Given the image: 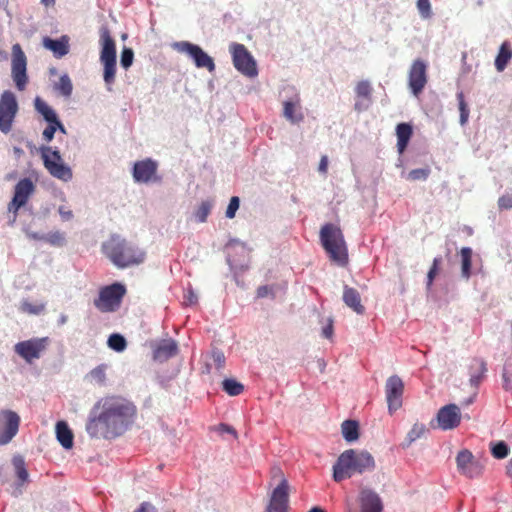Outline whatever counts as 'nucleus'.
I'll return each instance as SVG.
<instances>
[{"instance_id":"nucleus-49","label":"nucleus","mask_w":512,"mask_h":512,"mask_svg":"<svg viewBox=\"0 0 512 512\" xmlns=\"http://www.w3.org/2000/svg\"><path fill=\"white\" fill-rule=\"evenodd\" d=\"M498 207L500 210L512 209V194L505 193L498 199Z\"/></svg>"},{"instance_id":"nucleus-43","label":"nucleus","mask_w":512,"mask_h":512,"mask_svg":"<svg viewBox=\"0 0 512 512\" xmlns=\"http://www.w3.org/2000/svg\"><path fill=\"white\" fill-rule=\"evenodd\" d=\"M106 369L107 366L105 364L98 365L97 367L91 370V378L95 380L97 383L103 384L106 380Z\"/></svg>"},{"instance_id":"nucleus-22","label":"nucleus","mask_w":512,"mask_h":512,"mask_svg":"<svg viewBox=\"0 0 512 512\" xmlns=\"http://www.w3.org/2000/svg\"><path fill=\"white\" fill-rule=\"evenodd\" d=\"M460 420V409L456 404L445 405L437 413L439 427L443 430L456 428L460 424Z\"/></svg>"},{"instance_id":"nucleus-2","label":"nucleus","mask_w":512,"mask_h":512,"mask_svg":"<svg viewBox=\"0 0 512 512\" xmlns=\"http://www.w3.org/2000/svg\"><path fill=\"white\" fill-rule=\"evenodd\" d=\"M102 250L106 257L120 269L138 265L145 260V252L142 249L117 234L103 243Z\"/></svg>"},{"instance_id":"nucleus-16","label":"nucleus","mask_w":512,"mask_h":512,"mask_svg":"<svg viewBox=\"0 0 512 512\" xmlns=\"http://www.w3.org/2000/svg\"><path fill=\"white\" fill-rule=\"evenodd\" d=\"M226 248L233 249L236 254H239L243 260H236L232 258L230 253L227 255V264L229 265L230 271L233 273L234 280L239 284L238 275L245 272L248 269V261L245 258L248 256V251L244 243L238 239H231Z\"/></svg>"},{"instance_id":"nucleus-15","label":"nucleus","mask_w":512,"mask_h":512,"mask_svg":"<svg viewBox=\"0 0 512 512\" xmlns=\"http://www.w3.org/2000/svg\"><path fill=\"white\" fill-rule=\"evenodd\" d=\"M34 191L35 185L28 177L22 178L16 183L13 198L8 204V211L14 214L13 222L16 220L19 209L26 205Z\"/></svg>"},{"instance_id":"nucleus-32","label":"nucleus","mask_w":512,"mask_h":512,"mask_svg":"<svg viewBox=\"0 0 512 512\" xmlns=\"http://www.w3.org/2000/svg\"><path fill=\"white\" fill-rule=\"evenodd\" d=\"M222 389L229 396H238L244 390V385L234 378H226L222 381Z\"/></svg>"},{"instance_id":"nucleus-8","label":"nucleus","mask_w":512,"mask_h":512,"mask_svg":"<svg viewBox=\"0 0 512 512\" xmlns=\"http://www.w3.org/2000/svg\"><path fill=\"white\" fill-rule=\"evenodd\" d=\"M230 52L235 69L244 76L254 78L258 75L257 63L248 51V49L240 43H232Z\"/></svg>"},{"instance_id":"nucleus-1","label":"nucleus","mask_w":512,"mask_h":512,"mask_svg":"<svg viewBox=\"0 0 512 512\" xmlns=\"http://www.w3.org/2000/svg\"><path fill=\"white\" fill-rule=\"evenodd\" d=\"M135 413L133 403L122 398H106L91 409L86 432L91 438L114 439L132 425Z\"/></svg>"},{"instance_id":"nucleus-17","label":"nucleus","mask_w":512,"mask_h":512,"mask_svg":"<svg viewBox=\"0 0 512 512\" xmlns=\"http://www.w3.org/2000/svg\"><path fill=\"white\" fill-rule=\"evenodd\" d=\"M404 383L398 375H392L386 380L385 394L388 411L393 414L402 406Z\"/></svg>"},{"instance_id":"nucleus-60","label":"nucleus","mask_w":512,"mask_h":512,"mask_svg":"<svg viewBox=\"0 0 512 512\" xmlns=\"http://www.w3.org/2000/svg\"><path fill=\"white\" fill-rule=\"evenodd\" d=\"M24 311L29 312L31 314H38L41 311L40 307H36L30 303L23 304Z\"/></svg>"},{"instance_id":"nucleus-27","label":"nucleus","mask_w":512,"mask_h":512,"mask_svg":"<svg viewBox=\"0 0 512 512\" xmlns=\"http://www.w3.org/2000/svg\"><path fill=\"white\" fill-rule=\"evenodd\" d=\"M56 438L65 449L73 447V432L65 421H58L55 427Z\"/></svg>"},{"instance_id":"nucleus-29","label":"nucleus","mask_w":512,"mask_h":512,"mask_svg":"<svg viewBox=\"0 0 512 512\" xmlns=\"http://www.w3.org/2000/svg\"><path fill=\"white\" fill-rule=\"evenodd\" d=\"M34 107L47 123H54L59 118L56 111L40 97L35 98Z\"/></svg>"},{"instance_id":"nucleus-40","label":"nucleus","mask_w":512,"mask_h":512,"mask_svg":"<svg viewBox=\"0 0 512 512\" xmlns=\"http://www.w3.org/2000/svg\"><path fill=\"white\" fill-rule=\"evenodd\" d=\"M412 133H413L412 126L408 123L403 122V123H399L396 126L397 140L410 141Z\"/></svg>"},{"instance_id":"nucleus-21","label":"nucleus","mask_w":512,"mask_h":512,"mask_svg":"<svg viewBox=\"0 0 512 512\" xmlns=\"http://www.w3.org/2000/svg\"><path fill=\"white\" fill-rule=\"evenodd\" d=\"M457 468L461 474L468 478H475L481 475L482 465L474 459L473 454L469 450H462L456 457Z\"/></svg>"},{"instance_id":"nucleus-25","label":"nucleus","mask_w":512,"mask_h":512,"mask_svg":"<svg viewBox=\"0 0 512 512\" xmlns=\"http://www.w3.org/2000/svg\"><path fill=\"white\" fill-rule=\"evenodd\" d=\"M178 352L177 342L173 339L162 340L153 351L155 361L164 362L175 356Z\"/></svg>"},{"instance_id":"nucleus-13","label":"nucleus","mask_w":512,"mask_h":512,"mask_svg":"<svg viewBox=\"0 0 512 512\" xmlns=\"http://www.w3.org/2000/svg\"><path fill=\"white\" fill-rule=\"evenodd\" d=\"M283 116L292 124L303 120V113L300 111V95L294 86L287 85L283 88Z\"/></svg>"},{"instance_id":"nucleus-64","label":"nucleus","mask_w":512,"mask_h":512,"mask_svg":"<svg viewBox=\"0 0 512 512\" xmlns=\"http://www.w3.org/2000/svg\"><path fill=\"white\" fill-rule=\"evenodd\" d=\"M53 124L55 125L56 131L67 134V130L59 118Z\"/></svg>"},{"instance_id":"nucleus-54","label":"nucleus","mask_w":512,"mask_h":512,"mask_svg":"<svg viewBox=\"0 0 512 512\" xmlns=\"http://www.w3.org/2000/svg\"><path fill=\"white\" fill-rule=\"evenodd\" d=\"M58 213L63 221H69L74 216L72 210L68 209L65 206H60L58 208Z\"/></svg>"},{"instance_id":"nucleus-45","label":"nucleus","mask_w":512,"mask_h":512,"mask_svg":"<svg viewBox=\"0 0 512 512\" xmlns=\"http://www.w3.org/2000/svg\"><path fill=\"white\" fill-rule=\"evenodd\" d=\"M371 91H372L371 85H370L369 81H367V80L360 81L357 84L356 89H355L357 96L363 97V98H369L371 95Z\"/></svg>"},{"instance_id":"nucleus-62","label":"nucleus","mask_w":512,"mask_h":512,"mask_svg":"<svg viewBox=\"0 0 512 512\" xmlns=\"http://www.w3.org/2000/svg\"><path fill=\"white\" fill-rule=\"evenodd\" d=\"M408 144H409V141L397 140V149H398L399 154L404 153V151L406 150Z\"/></svg>"},{"instance_id":"nucleus-3","label":"nucleus","mask_w":512,"mask_h":512,"mask_svg":"<svg viewBox=\"0 0 512 512\" xmlns=\"http://www.w3.org/2000/svg\"><path fill=\"white\" fill-rule=\"evenodd\" d=\"M374 468L375 460L368 451L348 449L340 454L333 465V479L340 482L350 478L354 473L362 474L370 472Z\"/></svg>"},{"instance_id":"nucleus-42","label":"nucleus","mask_w":512,"mask_h":512,"mask_svg":"<svg viewBox=\"0 0 512 512\" xmlns=\"http://www.w3.org/2000/svg\"><path fill=\"white\" fill-rule=\"evenodd\" d=\"M430 174L429 168H418L411 170L405 177L407 180L410 181H418L422 180L425 181Z\"/></svg>"},{"instance_id":"nucleus-38","label":"nucleus","mask_w":512,"mask_h":512,"mask_svg":"<svg viewBox=\"0 0 512 512\" xmlns=\"http://www.w3.org/2000/svg\"><path fill=\"white\" fill-rule=\"evenodd\" d=\"M212 205L208 201H203L194 213L197 222L204 223L211 211Z\"/></svg>"},{"instance_id":"nucleus-24","label":"nucleus","mask_w":512,"mask_h":512,"mask_svg":"<svg viewBox=\"0 0 512 512\" xmlns=\"http://www.w3.org/2000/svg\"><path fill=\"white\" fill-rule=\"evenodd\" d=\"M362 512H382L383 504L380 496L371 489H363L360 493Z\"/></svg>"},{"instance_id":"nucleus-6","label":"nucleus","mask_w":512,"mask_h":512,"mask_svg":"<svg viewBox=\"0 0 512 512\" xmlns=\"http://www.w3.org/2000/svg\"><path fill=\"white\" fill-rule=\"evenodd\" d=\"M39 151L44 167L53 177L64 182H68L73 178L71 168L63 162L57 147L41 146Z\"/></svg>"},{"instance_id":"nucleus-39","label":"nucleus","mask_w":512,"mask_h":512,"mask_svg":"<svg viewBox=\"0 0 512 512\" xmlns=\"http://www.w3.org/2000/svg\"><path fill=\"white\" fill-rule=\"evenodd\" d=\"M416 7L422 19L426 20L432 17L433 12L430 0H417Z\"/></svg>"},{"instance_id":"nucleus-51","label":"nucleus","mask_w":512,"mask_h":512,"mask_svg":"<svg viewBox=\"0 0 512 512\" xmlns=\"http://www.w3.org/2000/svg\"><path fill=\"white\" fill-rule=\"evenodd\" d=\"M47 127L44 129L43 133H42V137L43 139L49 143L53 140L54 138V135L56 133V128H55V125L52 123H47Z\"/></svg>"},{"instance_id":"nucleus-55","label":"nucleus","mask_w":512,"mask_h":512,"mask_svg":"<svg viewBox=\"0 0 512 512\" xmlns=\"http://www.w3.org/2000/svg\"><path fill=\"white\" fill-rule=\"evenodd\" d=\"M457 99H458L460 113H469L468 106L464 100L463 92L457 93Z\"/></svg>"},{"instance_id":"nucleus-18","label":"nucleus","mask_w":512,"mask_h":512,"mask_svg":"<svg viewBox=\"0 0 512 512\" xmlns=\"http://www.w3.org/2000/svg\"><path fill=\"white\" fill-rule=\"evenodd\" d=\"M427 83V64L421 59L415 60L409 70L408 85L414 96L422 93Z\"/></svg>"},{"instance_id":"nucleus-10","label":"nucleus","mask_w":512,"mask_h":512,"mask_svg":"<svg viewBox=\"0 0 512 512\" xmlns=\"http://www.w3.org/2000/svg\"><path fill=\"white\" fill-rule=\"evenodd\" d=\"M172 47L178 52L187 54L197 68H206L209 72H213L215 70L213 58L209 56L199 45L188 41H180L173 43Z\"/></svg>"},{"instance_id":"nucleus-41","label":"nucleus","mask_w":512,"mask_h":512,"mask_svg":"<svg viewBox=\"0 0 512 512\" xmlns=\"http://www.w3.org/2000/svg\"><path fill=\"white\" fill-rule=\"evenodd\" d=\"M134 60V52L129 47H123L120 55V65L124 69H128L132 66Z\"/></svg>"},{"instance_id":"nucleus-34","label":"nucleus","mask_w":512,"mask_h":512,"mask_svg":"<svg viewBox=\"0 0 512 512\" xmlns=\"http://www.w3.org/2000/svg\"><path fill=\"white\" fill-rule=\"evenodd\" d=\"M107 345L115 352H123L127 347V341L123 335L113 333L109 336Z\"/></svg>"},{"instance_id":"nucleus-31","label":"nucleus","mask_w":512,"mask_h":512,"mask_svg":"<svg viewBox=\"0 0 512 512\" xmlns=\"http://www.w3.org/2000/svg\"><path fill=\"white\" fill-rule=\"evenodd\" d=\"M472 249L470 247H463L460 251L461 255V276L468 280L471 276L472 267Z\"/></svg>"},{"instance_id":"nucleus-36","label":"nucleus","mask_w":512,"mask_h":512,"mask_svg":"<svg viewBox=\"0 0 512 512\" xmlns=\"http://www.w3.org/2000/svg\"><path fill=\"white\" fill-rule=\"evenodd\" d=\"M491 454L496 459H504L509 454V446L505 441L491 442L490 444Z\"/></svg>"},{"instance_id":"nucleus-52","label":"nucleus","mask_w":512,"mask_h":512,"mask_svg":"<svg viewBox=\"0 0 512 512\" xmlns=\"http://www.w3.org/2000/svg\"><path fill=\"white\" fill-rule=\"evenodd\" d=\"M334 328H333V320L332 318H327V322L322 327V336L326 339H331L333 336Z\"/></svg>"},{"instance_id":"nucleus-46","label":"nucleus","mask_w":512,"mask_h":512,"mask_svg":"<svg viewBox=\"0 0 512 512\" xmlns=\"http://www.w3.org/2000/svg\"><path fill=\"white\" fill-rule=\"evenodd\" d=\"M211 358L217 369H221L224 367L226 358L222 350L218 348H213L211 350Z\"/></svg>"},{"instance_id":"nucleus-19","label":"nucleus","mask_w":512,"mask_h":512,"mask_svg":"<svg viewBox=\"0 0 512 512\" xmlns=\"http://www.w3.org/2000/svg\"><path fill=\"white\" fill-rule=\"evenodd\" d=\"M289 503V483L282 478L273 489L266 512H287Z\"/></svg>"},{"instance_id":"nucleus-20","label":"nucleus","mask_w":512,"mask_h":512,"mask_svg":"<svg viewBox=\"0 0 512 512\" xmlns=\"http://www.w3.org/2000/svg\"><path fill=\"white\" fill-rule=\"evenodd\" d=\"M157 168L158 163L151 158L135 162L132 169L134 181L137 183L160 181V178L156 177Z\"/></svg>"},{"instance_id":"nucleus-26","label":"nucleus","mask_w":512,"mask_h":512,"mask_svg":"<svg viewBox=\"0 0 512 512\" xmlns=\"http://www.w3.org/2000/svg\"><path fill=\"white\" fill-rule=\"evenodd\" d=\"M343 301L349 308H351L357 314L364 313L365 308L361 304V297L356 289L345 285L343 291Z\"/></svg>"},{"instance_id":"nucleus-50","label":"nucleus","mask_w":512,"mask_h":512,"mask_svg":"<svg viewBox=\"0 0 512 512\" xmlns=\"http://www.w3.org/2000/svg\"><path fill=\"white\" fill-rule=\"evenodd\" d=\"M270 296L271 298H275L274 286L263 285L258 287L257 289V297L265 298Z\"/></svg>"},{"instance_id":"nucleus-37","label":"nucleus","mask_w":512,"mask_h":512,"mask_svg":"<svg viewBox=\"0 0 512 512\" xmlns=\"http://www.w3.org/2000/svg\"><path fill=\"white\" fill-rule=\"evenodd\" d=\"M13 465L16 470V475L21 483H24L28 480L29 474L25 467V463L22 457L16 456L13 458Z\"/></svg>"},{"instance_id":"nucleus-4","label":"nucleus","mask_w":512,"mask_h":512,"mask_svg":"<svg viewBox=\"0 0 512 512\" xmlns=\"http://www.w3.org/2000/svg\"><path fill=\"white\" fill-rule=\"evenodd\" d=\"M320 242L329 258L340 266L348 263V251L341 229L333 223H326L320 229Z\"/></svg>"},{"instance_id":"nucleus-9","label":"nucleus","mask_w":512,"mask_h":512,"mask_svg":"<svg viewBox=\"0 0 512 512\" xmlns=\"http://www.w3.org/2000/svg\"><path fill=\"white\" fill-rule=\"evenodd\" d=\"M18 109L15 94L10 90L4 91L0 96V131L2 133L8 134L11 131Z\"/></svg>"},{"instance_id":"nucleus-30","label":"nucleus","mask_w":512,"mask_h":512,"mask_svg":"<svg viewBox=\"0 0 512 512\" xmlns=\"http://www.w3.org/2000/svg\"><path fill=\"white\" fill-rule=\"evenodd\" d=\"M343 438L352 443L359 438V423L356 420H345L341 425Z\"/></svg>"},{"instance_id":"nucleus-44","label":"nucleus","mask_w":512,"mask_h":512,"mask_svg":"<svg viewBox=\"0 0 512 512\" xmlns=\"http://www.w3.org/2000/svg\"><path fill=\"white\" fill-rule=\"evenodd\" d=\"M426 432V427L424 424L415 423L411 430L408 432L409 441L415 442L417 439L421 438Z\"/></svg>"},{"instance_id":"nucleus-48","label":"nucleus","mask_w":512,"mask_h":512,"mask_svg":"<svg viewBox=\"0 0 512 512\" xmlns=\"http://www.w3.org/2000/svg\"><path fill=\"white\" fill-rule=\"evenodd\" d=\"M479 368H480L479 373L471 374V377H470V383L474 387H477L480 384V382L482 381L484 373L487 371L486 363L482 360L479 361Z\"/></svg>"},{"instance_id":"nucleus-33","label":"nucleus","mask_w":512,"mask_h":512,"mask_svg":"<svg viewBox=\"0 0 512 512\" xmlns=\"http://www.w3.org/2000/svg\"><path fill=\"white\" fill-rule=\"evenodd\" d=\"M63 97L69 98L72 95L73 84L68 74L60 76L59 81L54 86Z\"/></svg>"},{"instance_id":"nucleus-35","label":"nucleus","mask_w":512,"mask_h":512,"mask_svg":"<svg viewBox=\"0 0 512 512\" xmlns=\"http://www.w3.org/2000/svg\"><path fill=\"white\" fill-rule=\"evenodd\" d=\"M45 242L53 247H64L67 243L66 234L62 231H51L45 234Z\"/></svg>"},{"instance_id":"nucleus-28","label":"nucleus","mask_w":512,"mask_h":512,"mask_svg":"<svg viewBox=\"0 0 512 512\" xmlns=\"http://www.w3.org/2000/svg\"><path fill=\"white\" fill-rule=\"evenodd\" d=\"M512 59V49L508 41H504L498 50L495 58V68L498 72H502L506 69L508 63Z\"/></svg>"},{"instance_id":"nucleus-57","label":"nucleus","mask_w":512,"mask_h":512,"mask_svg":"<svg viewBox=\"0 0 512 512\" xmlns=\"http://www.w3.org/2000/svg\"><path fill=\"white\" fill-rule=\"evenodd\" d=\"M134 512H156V508L149 502H143Z\"/></svg>"},{"instance_id":"nucleus-23","label":"nucleus","mask_w":512,"mask_h":512,"mask_svg":"<svg viewBox=\"0 0 512 512\" xmlns=\"http://www.w3.org/2000/svg\"><path fill=\"white\" fill-rule=\"evenodd\" d=\"M69 41L70 38L68 35H62L59 38L46 36L42 40V45L45 49L51 51L55 58L60 59L69 53Z\"/></svg>"},{"instance_id":"nucleus-11","label":"nucleus","mask_w":512,"mask_h":512,"mask_svg":"<svg viewBox=\"0 0 512 512\" xmlns=\"http://www.w3.org/2000/svg\"><path fill=\"white\" fill-rule=\"evenodd\" d=\"M11 76L19 91H23L28 83L27 57L20 44L12 46Z\"/></svg>"},{"instance_id":"nucleus-56","label":"nucleus","mask_w":512,"mask_h":512,"mask_svg":"<svg viewBox=\"0 0 512 512\" xmlns=\"http://www.w3.org/2000/svg\"><path fill=\"white\" fill-rule=\"evenodd\" d=\"M438 273V269L430 268L427 274V282H426V288L427 290L431 289V286L433 284V281Z\"/></svg>"},{"instance_id":"nucleus-59","label":"nucleus","mask_w":512,"mask_h":512,"mask_svg":"<svg viewBox=\"0 0 512 512\" xmlns=\"http://www.w3.org/2000/svg\"><path fill=\"white\" fill-rule=\"evenodd\" d=\"M197 302V295L192 291L189 290L188 293L185 295V303L189 305H193Z\"/></svg>"},{"instance_id":"nucleus-5","label":"nucleus","mask_w":512,"mask_h":512,"mask_svg":"<svg viewBox=\"0 0 512 512\" xmlns=\"http://www.w3.org/2000/svg\"><path fill=\"white\" fill-rule=\"evenodd\" d=\"M100 62L104 67L103 80L110 85L115 80L116 73V44L107 27L100 29Z\"/></svg>"},{"instance_id":"nucleus-61","label":"nucleus","mask_w":512,"mask_h":512,"mask_svg":"<svg viewBox=\"0 0 512 512\" xmlns=\"http://www.w3.org/2000/svg\"><path fill=\"white\" fill-rule=\"evenodd\" d=\"M219 429H220L221 432L229 433V434L233 435L234 437L237 436L236 430L232 426H230V425L221 424Z\"/></svg>"},{"instance_id":"nucleus-53","label":"nucleus","mask_w":512,"mask_h":512,"mask_svg":"<svg viewBox=\"0 0 512 512\" xmlns=\"http://www.w3.org/2000/svg\"><path fill=\"white\" fill-rule=\"evenodd\" d=\"M23 232L30 239L45 241V234L34 232L29 227H24Z\"/></svg>"},{"instance_id":"nucleus-12","label":"nucleus","mask_w":512,"mask_h":512,"mask_svg":"<svg viewBox=\"0 0 512 512\" xmlns=\"http://www.w3.org/2000/svg\"><path fill=\"white\" fill-rule=\"evenodd\" d=\"M50 343L49 337L31 338L20 341L14 346V351L31 364L35 359H39Z\"/></svg>"},{"instance_id":"nucleus-14","label":"nucleus","mask_w":512,"mask_h":512,"mask_svg":"<svg viewBox=\"0 0 512 512\" xmlns=\"http://www.w3.org/2000/svg\"><path fill=\"white\" fill-rule=\"evenodd\" d=\"M20 421V416L15 411L0 410V446L9 444L17 435Z\"/></svg>"},{"instance_id":"nucleus-7","label":"nucleus","mask_w":512,"mask_h":512,"mask_svg":"<svg viewBox=\"0 0 512 512\" xmlns=\"http://www.w3.org/2000/svg\"><path fill=\"white\" fill-rule=\"evenodd\" d=\"M126 293V287L122 283L115 282L100 289L99 296L94 300L95 307L101 312H114L122 302Z\"/></svg>"},{"instance_id":"nucleus-58","label":"nucleus","mask_w":512,"mask_h":512,"mask_svg":"<svg viewBox=\"0 0 512 512\" xmlns=\"http://www.w3.org/2000/svg\"><path fill=\"white\" fill-rule=\"evenodd\" d=\"M502 378H503L504 389L511 390L512 389V379H511L510 375L506 372V370H504V372L502 374Z\"/></svg>"},{"instance_id":"nucleus-63","label":"nucleus","mask_w":512,"mask_h":512,"mask_svg":"<svg viewBox=\"0 0 512 512\" xmlns=\"http://www.w3.org/2000/svg\"><path fill=\"white\" fill-rule=\"evenodd\" d=\"M328 167V159L326 156H323L319 163V172L325 173Z\"/></svg>"},{"instance_id":"nucleus-47","label":"nucleus","mask_w":512,"mask_h":512,"mask_svg":"<svg viewBox=\"0 0 512 512\" xmlns=\"http://www.w3.org/2000/svg\"><path fill=\"white\" fill-rule=\"evenodd\" d=\"M240 207V199L237 196L230 198L229 204L226 209V217L232 219L235 217L237 210Z\"/></svg>"}]
</instances>
